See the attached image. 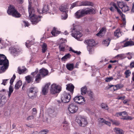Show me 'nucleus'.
<instances>
[{"instance_id":"40","label":"nucleus","mask_w":134,"mask_h":134,"mask_svg":"<svg viewBox=\"0 0 134 134\" xmlns=\"http://www.w3.org/2000/svg\"><path fill=\"white\" fill-rule=\"evenodd\" d=\"M49 131L47 129L42 130L38 133V134H46Z\"/></svg>"},{"instance_id":"13","label":"nucleus","mask_w":134,"mask_h":134,"mask_svg":"<svg viewBox=\"0 0 134 134\" xmlns=\"http://www.w3.org/2000/svg\"><path fill=\"white\" fill-rule=\"evenodd\" d=\"M38 71V69H37L34 72L31 74L34 76L36 74H37L35 76V81L37 83H38L40 81L41 79V77L42 76L40 73H37Z\"/></svg>"},{"instance_id":"50","label":"nucleus","mask_w":134,"mask_h":134,"mask_svg":"<svg viewBox=\"0 0 134 134\" xmlns=\"http://www.w3.org/2000/svg\"><path fill=\"white\" fill-rule=\"evenodd\" d=\"M117 57L120 59H122L125 57V55L123 54H118L117 55Z\"/></svg>"},{"instance_id":"41","label":"nucleus","mask_w":134,"mask_h":134,"mask_svg":"<svg viewBox=\"0 0 134 134\" xmlns=\"http://www.w3.org/2000/svg\"><path fill=\"white\" fill-rule=\"evenodd\" d=\"M124 74L126 75L125 77L127 78L130 76L131 74V72L129 70H127L125 71Z\"/></svg>"},{"instance_id":"57","label":"nucleus","mask_w":134,"mask_h":134,"mask_svg":"<svg viewBox=\"0 0 134 134\" xmlns=\"http://www.w3.org/2000/svg\"><path fill=\"white\" fill-rule=\"evenodd\" d=\"M33 115H36L37 113L36 109L35 108H33Z\"/></svg>"},{"instance_id":"52","label":"nucleus","mask_w":134,"mask_h":134,"mask_svg":"<svg viewBox=\"0 0 134 134\" xmlns=\"http://www.w3.org/2000/svg\"><path fill=\"white\" fill-rule=\"evenodd\" d=\"M34 116L33 115L27 117V120H30L34 119Z\"/></svg>"},{"instance_id":"36","label":"nucleus","mask_w":134,"mask_h":134,"mask_svg":"<svg viewBox=\"0 0 134 134\" xmlns=\"http://www.w3.org/2000/svg\"><path fill=\"white\" fill-rule=\"evenodd\" d=\"M92 46H87V49L89 52L90 54H91L93 53L94 51V49L92 47Z\"/></svg>"},{"instance_id":"20","label":"nucleus","mask_w":134,"mask_h":134,"mask_svg":"<svg viewBox=\"0 0 134 134\" xmlns=\"http://www.w3.org/2000/svg\"><path fill=\"white\" fill-rule=\"evenodd\" d=\"M106 29L105 27H103L99 31L98 33L96 35L99 37H102L103 36L105 33L106 31Z\"/></svg>"},{"instance_id":"42","label":"nucleus","mask_w":134,"mask_h":134,"mask_svg":"<svg viewBox=\"0 0 134 134\" xmlns=\"http://www.w3.org/2000/svg\"><path fill=\"white\" fill-rule=\"evenodd\" d=\"M32 41H27L26 43V47L29 48L32 45Z\"/></svg>"},{"instance_id":"45","label":"nucleus","mask_w":134,"mask_h":134,"mask_svg":"<svg viewBox=\"0 0 134 134\" xmlns=\"http://www.w3.org/2000/svg\"><path fill=\"white\" fill-rule=\"evenodd\" d=\"M69 48V51H71L74 53H76L77 55H79L81 53V52L80 51H74V50H73L71 47H70Z\"/></svg>"},{"instance_id":"51","label":"nucleus","mask_w":134,"mask_h":134,"mask_svg":"<svg viewBox=\"0 0 134 134\" xmlns=\"http://www.w3.org/2000/svg\"><path fill=\"white\" fill-rule=\"evenodd\" d=\"M63 126L64 127V129L65 130H66L69 128L68 125L66 124H64Z\"/></svg>"},{"instance_id":"30","label":"nucleus","mask_w":134,"mask_h":134,"mask_svg":"<svg viewBox=\"0 0 134 134\" xmlns=\"http://www.w3.org/2000/svg\"><path fill=\"white\" fill-rule=\"evenodd\" d=\"M22 85V81L20 80L18 81L15 86V88L16 90L19 89L20 86Z\"/></svg>"},{"instance_id":"64","label":"nucleus","mask_w":134,"mask_h":134,"mask_svg":"<svg viewBox=\"0 0 134 134\" xmlns=\"http://www.w3.org/2000/svg\"><path fill=\"white\" fill-rule=\"evenodd\" d=\"M23 22L25 25H29V23L27 21H23Z\"/></svg>"},{"instance_id":"19","label":"nucleus","mask_w":134,"mask_h":134,"mask_svg":"<svg viewBox=\"0 0 134 134\" xmlns=\"http://www.w3.org/2000/svg\"><path fill=\"white\" fill-rule=\"evenodd\" d=\"M60 32H61L59 31L56 28L54 27L51 32V33L53 36H56L60 34Z\"/></svg>"},{"instance_id":"1","label":"nucleus","mask_w":134,"mask_h":134,"mask_svg":"<svg viewBox=\"0 0 134 134\" xmlns=\"http://www.w3.org/2000/svg\"><path fill=\"white\" fill-rule=\"evenodd\" d=\"M95 12L93 8H87L78 10L75 13L74 15L75 18L79 19L87 15L94 14Z\"/></svg>"},{"instance_id":"63","label":"nucleus","mask_w":134,"mask_h":134,"mask_svg":"<svg viewBox=\"0 0 134 134\" xmlns=\"http://www.w3.org/2000/svg\"><path fill=\"white\" fill-rule=\"evenodd\" d=\"M130 66L131 68L134 67V63L133 62H132L130 64Z\"/></svg>"},{"instance_id":"24","label":"nucleus","mask_w":134,"mask_h":134,"mask_svg":"<svg viewBox=\"0 0 134 134\" xmlns=\"http://www.w3.org/2000/svg\"><path fill=\"white\" fill-rule=\"evenodd\" d=\"M26 69L24 66L19 67L17 71L19 74H21L24 72L26 70Z\"/></svg>"},{"instance_id":"59","label":"nucleus","mask_w":134,"mask_h":134,"mask_svg":"<svg viewBox=\"0 0 134 134\" xmlns=\"http://www.w3.org/2000/svg\"><path fill=\"white\" fill-rule=\"evenodd\" d=\"M125 98V96H123L122 97H118L117 99L119 100L121 99L122 100H124Z\"/></svg>"},{"instance_id":"49","label":"nucleus","mask_w":134,"mask_h":134,"mask_svg":"<svg viewBox=\"0 0 134 134\" xmlns=\"http://www.w3.org/2000/svg\"><path fill=\"white\" fill-rule=\"evenodd\" d=\"M122 119L123 120H131L133 119V118H132L131 116H127V117H124V118H123Z\"/></svg>"},{"instance_id":"21","label":"nucleus","mask_w":134,"mask_h":134,"mask_svg":"<svg viewBox=\"0 0 134 134\" xmlns=\"http://www.w3.org/2000/svg\"><path fill=\"white\" fill-rule=\"evenodd\" d=\"M66 89L69 91L72 94L74 91V86L72 84H69L66 85Z\"/></svg>"},{"instance_id":"12","label":"nucleus","mask_w":134,"mask_h":134,"mask_svg":"<svg viewBox=\"0 0 134 134\" xmlns=\"http://www.w3.org/2000/svg\"><path fill=\"white\" fill-rule=\"evenodd\" d=\"M74 101L79 104L84 103L85 102L84 98L82 96H76L74 99Z\"/></svg>"},{"instance_id":"18","label":"nucleus","mask_w":134,"mask_h":134,"mask_svg":"<svg viewBox=\"0 0 134 134\" xmlns=\"http://www.w3.org/2000/svg\"><path fill=\"white\" fill-rule=\"evenodd\" d=\"M93 3L91 2L87 1H84L79 2V6H92Z\"/></svg>"},{"instance_id":"23","label":"nucleus","mask_w":134,"mask_h":134,"mask_svg":"<svg viewBox=\"0 0 134 134\" xmlns=\"http://www.w3.org/2000/svg\"><path fill=\"white\" fill-rule=\"evenodd\" d=\"M99 122L100 123H104L105 124H106L109 126H110L111 125V123L109 122L108 121H106L105 119L103 118H99L98 119Z\"/></svg>"},{"instance_id":"60","label":"nucleus","mask_w":134,"mask_h":134,"mask_svg":"<svg viewBox=\"0 0 134 134\" xmlns=\"http://www.w3.org/2000/svg\"><path fill=\"white\" fill-rule=\"evenodd\" d=\"M51 111H53V114L52 115H51V116L52 117H54L55 116L57 115V113H56L55 112H54L53 111H52V110H51Z\"/></svg>"},{"instance_id":"43","label":"nucleus","mask_w":134,"mask_h":134,"mask_svg":"<svg viewBox=\"0 0 134 134\" xmlns=\"http://www.w3.org/2000/svg\"><path fill=\"white\" fill-rule=\"evenodd\" d=\"M109 120L112 122L113 124V125H118L120 124L119 122L118 121L115 120H113L111 119H110Z\"/></svg>"},{"instance_id":"4","label":"nucleus","mask_w":134,"mask_h":134,"mask_svg":"<svg viewBox=\"0 0 134 134\" xmlns=\"http://www.w3.org/2000/svg\"><path fill=\"white\" fill-rule=\"evenodd\" d=\"M7 12L9 15H12L16 18H19L21 16V14L18 12L15 7L12 5H10L9 6Z\"/></svg>"},{"instance_id":"8","label":"nucleus","mask_w":134,"mask_h":134,"mask_svg":"<svg viewBox=\"0 0 134 134\" xmlns=\"http://www.w3.org/2000/svg\"><path fill=\"white\" fill-rule=\"evenodd\" d=\"M61 91L60 87L59 85L53 83L51 86L50 92L52 94L59 92Z\"/></svg>"},{"instance_id":"22","label":"nucleus","mask_w":134,"mask_h":134,"mask_svg":"<svg viewBox=\"0 0 134 134\" xmlns=\"http://www.w3.org/2000/svg\"><path fill=\"white\" fill-rule=\"evenodd\" d=\"M28 11L29 13V17L31 16L32 15H35L33 14L34 12V9L31 7L30 4L29 3V5L28 6Z\"/></svg>"},{"instance_id":"17","label":"nucleus","mask_w":134,"mask_h":134,"mask_svg":"<svg viewBox=\"0 0 134 134\" xmlns=\"http://www.w3.org/2000/svg\"><path fill=\"white\" fill-rule=\"evenodd\" d=\"M50 84H51L50 83H48L46 84L45 86L43 88L42 93L44 95H45L47 93L49 87L50 85Z\"/></svg>"},{"instance_id":"37","label":"nucleus","mask_w":134,"mask_h":134,"mask_svg":"<svg viewBox=\"0 0 134 134\" xmlns=\"http://www.w3.org/2000/svg\"><path fill=\"white\" fill-rule=\"evenodd\" d=\"M126 4V3L123 2H119L118 3V5L119 7L121 9Z\"/></svg>"},{"instance_id":"48","label":"nucleus","mask_w":134,"mask_h":134,"mask_svg":"<svg viewBox=\"0 0 134 134\" xmlns=\"http://www.w3.org/2000/svg\"><path fill=\"white\" fill-rule=\"evenodd\" d=\"M59 49L61 51H64V47L62 46L61 44L59 45Z\"/></svg>"},{"instance_id":"62","label":"nucleus","mask_w":134,"mask_h":134,"mask_svg":"<svg viewBox=\"0 0 134 134\" xmlns=\"http://www.w3.org/2000/svg\"><path fill=\"white\" fill-rule=\"evenodd\" d=\"M24 0H17V2L19 4H22L24 2Z\"/></svg>"},{"instance_id":"26","label":"nucleus","mask_w":134,"mask_h":134,"mask_svg":"<svg viewBox=\"0 0 134 134\" xmlns=\"http://www.w3.org/2000/svg\"><path fill=\"white\" fill-rule=\"evenodd\" d=\"M114 35L117 38H118L121 36V32L119 29H118L114 32Z\"/></svg>"},{"instance_id":"16","label":"nucleus","mask_w":134,"mask_h":134,"mask_svg":"<svg viewBox=\"0 0 134 134\" xmlns=\"http://www.w3.org/2000/svg\"><path fill=\"white\" fill-rule=\"evenodd\" d=\"M7 101V97L4 96H0V107L4 105Z\"/></svg>"},{"instance_id":"27","label":"nucleus","mask_w":134,"mask_h":134,"mask_svg":"<svg viewBox=\"0 0 134 134\" xmlns=\"http://www.w3.org/2000/svg\"><path fill=\"white\" fill-rule=\"evenodd\" d=\"M134 45V42L132 41H128L125 42L123 46L124 47L131 46Z\"/></svg>"},{"instance_id":"35","label":"nucleus","mask_w":134,"mask_h":134,"mask_svg":"<svg viewBox=\"0 0 134 134\" xmlns=\"http://www.w3.org/2000/svg\"><path fill=\"white\" fill-rule=\"evenodd\" d=\"M48 4L44 5L42 9V12L43 13H45L48 11Z\"/></svg>"},{"instance_id":"6","label":"nucleus","mask_w":134,"mask_h":134,"mask_svg":"<svg viewBox=\"0 0 134 134\" xmlns=\"http://www.w3.org/2000/svg\"><path fill=\"white\" fill-rule=\"evenodd\" d=\"M59 9L61 12L64 13V14L62 15V18L63 20L66 19L68 17L67 13L68 11V8L67 5H62L59 7Z\"/></svg>"},{"instance_id":"34","label":"nucleus","mask_w":134,"mask_h":134,"mask_svg":"<svg viewBox=\"0 0 134 134\" xmlns=\"http://www.w3.org/2000/svg\"><path fill=\"white\" fill-rule=\"evenodd\" d=\"M130 9V8L127 6L126 4L124 6L122 9V11L123 12H126L129 10Z\"/></svg>"},{"instance_id":"11","label":"nucleus","mask_w":134,"mask_h":134,"mask_svg":"<svg viewBox=\"0 0 134 134\" xmlns=\"http://www.w3.org/2000/svg\"><path fill=\"white\" fill-rule=\"evenodd\" d=\"M68 109L71 113H74L77 111L78 108L75 104L72 103L69 105Z\"/></svg>"},{"instance_id":"2","label":"nucleus","mask_w":134,"mask_h":134,"mask_svg":"<svg viewBox=\"0 0 134 134\" xmlns=\"http://www.w3.org/2000/svg\"><path fill=\"white\" fill-rule=\"evenodd\" d=\"M9 66L8 60L5 55L0 54V70L2 72H4Z\"/></svg>"},{"instance_id":"5","label":"nucleus","mask_w":134,"mask_h":134,"mask_svg":"<svg viewBox=\"0 0 134 134\" xmlns=\"http://www.w3.org/2000/svg\"><path fill=\"white\" fill-rule=\"evenodd\" d=\"M37 88L34 86L31 87L28 89V95L30 98L35 97L37 93L38 92Z\"/></svg>"},{"instance_id":"47","label":"nucleus","mask_w":134,"mask_h":134,"mask_svg":"<svg viewBox=\"0 0 134 134\" xmlns=\"http://www.w3.org/2000/svg\"><path fill=\"white\" fill-rule=\"evenodd\" d=\"M15 76L14 74L13 75V77L10 80V83L11 85H10L11 86V85L13 84L14 80L15 79Z\"/></svg>"},{"instance_id":"7","label":"nucleus","mask_w":134,"mask_h":134,"mask_svg":"<svg viewBox=\"0 0 134 134\" xmlns=\"http://www.w3.org/2000/svg\"><path fill=\"white\" fill-rule=\"evenodd\" d=\"M76 121L79 126L85 127L87 124V122L86 118L81 116L77 117L76 119Z\"/></svg>"},{"instance_id":"46","label":"nucleus","mask_w":134,"mask_h":134,"mask_svg":"<svg viewBox=\"0 0 134 134\" xmlns=\"http://www.w3.org/2000/svg\"><path fill=\"white\" fill-rule=\"evenodd\" d=\"M12 53L13 54V55H15V54H18L19 52L16 50L15 48H14L12 49Z\"/></svg>"},{"instance_id":"55","label":"nucleus","mask_w":134,"mask_h":134,"mask_svg":"<svg viewBox=\"0 0 134 134\" xmlns=\"http://www.w3.org/2000/svg\"><path fill=\"white\" fill-rule=\"evenodd\" d=\"M13 91V89L12 86L10 85L9 88V92L12 93Z\"/></svg>"},{"instance_id":"61","label":"nucleus","mask_w":134,"mask_h":134,"mask_svg":"<svg viewBox=\"0 0 134 134\" xmlns=\"http://www.w3.org/2000/svg\"><path fill=\"white\" fill-rule=\"evenodd\" d=\"M111 4L112 5L115 7L116 9L118 8V7L116 6L115 3H114V2H112L111 3Z\"/></svg>"},{"instance_id":"29","label":"nucleus","mask_w":134,"mask_h":134,"mask_svg":"<svg viewBox=\"0 0 134 134\" xmlns=\"http://www.w3.org/2000/svg\"><path fill=\"white\" fill-rule=\"evenodd\" d=\"M114 130L117 134H124L123 131L119 128H115L114 129Z\"/></svg>"},{"instance_id":"25","label":"nucleus","mask_w":134,"mask_h":134,"mask_svg":"<svg viewBox=\"0 0 134 134\" xmlns=\"http://www.w3.org/2000/svg\"><path fill=\"white\" fill-rule=\"evenodd\" d=\"M67 69L69 71H72L74 69V64L73 63H68L66 65Z\"/></svg>"},{"instance_id":"56","label":"nucleus","mask_w":134,"mask_h":134,"mask_svg":"<svg viewBox=\"0 0 134 134\" xmlns=\"http://www.w3.org/2000/svg\"><path fill=\"white\" fill-rule=\"evenodd\" d=\"M115 88H114V91H115L118 89L120 87V85H115Z\"/></svg>"},{"instance_id":"3","label":"nucleus","mask_w":134,"mask_h":134,"mask_svg":"<svg viewBox=\"0 0 134 134\" xmlns=\"http://www.w3.org/2000/svg\"><path fill=\"white\" fill-rule=\"evenodd\" d=\"M80 30L79 26H74L71 31L72 36L79 41H81L80 38L82 36V34L79 31Z\"/></svg>"},{"instance_id":"38","label":"nucleus","mask_w":134,"mask_h":134,"mask_svg":"<svg viewBox=\"0 0 134 134\" xmlns=\"http://www.w3.org/2000/svg\"><path fill=\"white\" fill-rule=\"evenodd\" d=\"M78 6H79V2H76L72 4L71 5L70 9H72L75 7Z\"/></svg>"},{"instance_id":"44","label":"nucleus","mask_w":134,"mask_h":134,"mask_svg":"<svg viewBox=\"0 0 134 134\" xmlns=\"http://www.w3.org/2000/svg\"><path fill=\"white\" fill-rule=\"evenodd\" d=\"M100 106L103 109H104L106 110H108V105L102 103L101 104Z\"/></svg>"},{"instance_id":"53","label":"nucleus","mask_w":134,"mask_h":134,"mask_svg":"<svg viewBox=\"0 0 134 134\" xmlns=\"http://www.w3.org/2000/svg\"><path fill=\"white\" fill-rule=\"evenodd\" d=\"M113 79V78L112 77L106 78L105 79V81L107 82H108L112 80Z\"/></svg>"},{"instance_id":"14","label":"nucleus","mask_w":134,"mask_h":134,"mask_svg":"<svg viewBox=\"0 0 134 134\" xmlns=\"http://www.w3.org/2000/svg\"><path fill=\"white\" fill-rule=\"evenodd\" d=\"M39 73L41 75L42 77H43L48 75V71L47 70L42 68L40 70Z\"/></svg>"},{"instance_id":"39","label":"nucleus","mask_w":134,"mask_h":134,"mask_svg":"<svg viewBox=\"0 0 134 134\" xmlns=\"http://www.w3.org/2000/svg\"><path fill=\"white\" fill-rule=\"evenodd\" d=\"M71 55L69 53H68L67 54L65 55L64 57H63L61 59V60H65V59L70 58Z\"/></svg>"},{"instance_id":"15","label":"nucleus","mask_w":134,"mask_h":134,"mask_svg":"<svg viewBox=\"0 0 134 134\" xmlns=\"http://www.w3.org/2000/svg\"><path fill=\"white\" fill-rule=\"evenodd\" d=\"M85 43L88 45V46H93L95 44V43L94 40L93 39H89L86 40Z\"/></svg>"},{"instance_id":"54","label":"nucleus","mask_w":134,"mask_h":134,"mask_svg":"<svg viewBox=\"0 0 134 134\" xmlns=\"http://www.w3.org/2000/svg\"><path fill=\"white\" fill-rule=\"evenodd\" d=\"M116 9L117 10L118 12L121 15V16H122L123 17L124 16V15L122 13L121 10L119 9L118 8Z\"/></svg>"},{"instance_id":"31","label":"nucleus","mask_w":134,"mask_h":134,"mask_svg":"<svg viewBox=\"0 0 134 134\" xmlns=\"http://www.w3.org/2000/svg\"><path fill=\"white\" fill-rule=\"evenodd\" d=\"M87 91V88L86 86H84L81 88V92L82 95L85 94Z\"/></svg>"},{"instance_id":"58","label":"nucleus","mask_w":134,"mask_h":134,"mask_svg":"<svg viewBox=\"0 0 134 134\" xmlns=\"http://www.w3.org/2000/svg\"><path fill=\"white\" fill-rule=\"evenodd\" d=\"M8 80V79L3 80L2 82L1 83V84L3 85H6V81H7Z\"/></svg>"},{"instance_id":"33","label":"nucleus","mask_w":134,"mask_h":134,"mask_svg":"<svg viewBox=\"0 0 134 134\" xmlns=\"http://www.w3.org/2000/svg\"><path fill=\"white\" fill-rule=\"evenodd\" d=\"M42 52L43 53H45L47 49L46 44L45 43H43V44L42 46Z\"/></svg>"},{"instance_id":"9","label":"nucleus","mask_w":134,"mask_h":134,"mask_svg":"<svg viewBox=\"0 0 134 134\" xmlns=\"http://www.w3.org/2000/svg\"><path fill=\"white\" fill-rule=\"evenodd\" d=\"M71 98V95L69 93L64 92L61 95L62 101L64 103L69 102L70 101Z\"/></svg>"},{"instance_id":"10","label":"nucleus","mask_w":134,"mask_h":134,"mask_svg":"<svg viewBox=\"0 0 134 134\" xmlns=\"http://www.w3.org/2000/svg\"><path fill=\"white\" fill-rule=\"evenodd\" d=\"M30 19L32 24H36L40 20V16H38L36 15H33L30 17Z\"/></svg>"},{"instance_id":"32","label":"nucleus","mask_w":134,"mask_h":134,"mask_svg":"<svg viewBox=\"0 0 134 134\" xmlns=\"http://www.w3.org/2000/svg\"><path fill=\"white\" fill-rule=\"evenodd\" d=\"M110 39V38H108L104 40L102 42V43L105 46H108L109 44Z\"/></svg>"},{"instance_id":"28","label":"nucleus","mask_w":134,"mask_h":134,"mask_svg":"<svg viewBox=\"0 0 134 134\" xmlns=\"http://www.w3.org/2000/svg\"><path fill=\"white\" fill-rule=\"evenodd\" d=\"M26 80L27 82L28 83H32L33 81V78L30 76H28L25 77Z\"/></svg>"}]
</instances>
